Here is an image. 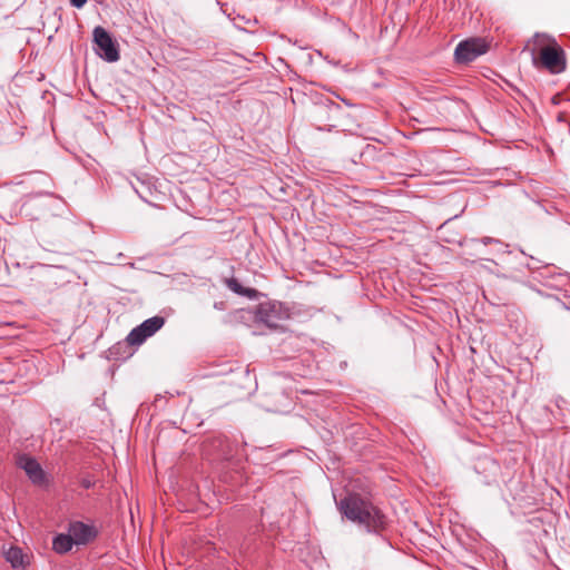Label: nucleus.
<instances>
[{
    "label": "nucleus",
    "instance_id": "1",
    "mask_svg": "<svg viewBox=\"0 0 570 570\" xmlns=\"http://www.w3.org/2000/svg\"><path fill=\"white\" fill-rule=\"evenodd\" d=\"M338 511L350 521L379 533L387 525V518L380 508L358 493H348L337 502Z\"/></svg>",
    "mask_w": 570,
    "mask_h": 570
},
{
    "label": "nucleus",
    "instance_id": "2",
    "mask_svg": "<svg viewBox=\"0 0 570 570\" xmlns=\"http://www.w3.org/2000/svg\"><path fill=\"white\" fill-rule=\"evenodd\" d=\"M538 49H532V61L537 68L550 73H560L567 68L566 52L554 38L537 35Z\"/></svg>",
    "mask_w": 570,
    "mask_h": 570
},
{
    "label": "nucleus",
    "instance_id": "3",
    "mask_svg": "<svg viewBox=\"0 0 570 570\" xmlns=\"http://www.w3.org/2000/svg\"><path fill=\"white\" fill-rule=\"evenodd\" d=\"M256 321L274 331H285V323L291 318L289 309L279 302H266L258 305Z\"/></svg>",
    "mask_w": 570,
    "mask_h": 570
},
{
    "label": "nucleus",
    "instance_id": "4",
    "mask_svg": "<svg viewBox=\"0 0 570 570\" xmlns=\"http://www.w3.org/2000/svg\"><path fill=\"white\" fill-rule=\"evenodd\" d=\"M489 50L488 42L482 38H470L461 41L454 51L455 60L468 63L484 55Z\"/></svg>",
    "mask_w": 570,
    "mask_h": 570
},
{
    "label": "nucleus",
    "instance_id": "5",
    "mask_svg": "<svg viewBox=\"0 0 570 570\" xmlns=\"http://www.w3.org/2000/svg\"><path fill=\"white\" fill-rule=\"evenodd\" d=\"M94 42L97 46L96 52L100 58L108 62L119 60L117 45L105 28L98 26L94 29Z\"/></svg>",
    "mask_w": 570,
    "mask_h": 570
},
{
    "label": "nucleus",
    "instance_id": "6",
    "mask_svg": "<svg viewBox=\"0 0 570 570\" xmlns=\"http://www.w3.org/2000/svg\"><path fill=\"white\" fill-rule=\"evenodd\" d=\"M164 324L165 318L163 316L150 317L132 328L127 335L126 341L131 346L141 345L148 337L159 331Z\"/></svg>",
    "mask_w": 570,
    "mask_h": 570
},
{
    "label": "nucleus",
    "instance_id": "7",
    "mask_svg": "<svg viewBox=\"0 0 570 570\" xmlns=\"http://www.w3.org/2000/svg\"><path fill=\"white\" fill-rule=\"evenodd\" d=\"M16 463L26 472L33 484L41 485L46 482V473L35 458L21 454L17 458Z\"/></svg>",
    "mask_w": 570,
    "mask_h": 570
},
{
    "label": "nucleus",
    "instance_id": "8",
    "mask_svg": "<svg viewBox=\"0 0 570 570\" xmlns=\"http://www.w3.org/2000/svg\"><path fill=\"white\" fill-rule=\"evenodd\" d=\"M68 532L76 544H86L97 537V530L95 527L80 521L71 522L69 524Z\"/></svg>",
    "mask_w": 570,
    "mask_h": 570
},
{
    "label": "nucleus",
    "instance_id": "9",
    "mask_svg": "<svg viewBox=\"0 0 570 570\" xmlns=\"http://www.w3.org/2000/svg\"><path fill=\"white\" fill-rule=\"evenodd\" d=\"M223 282L232 292L239 296L254 299L258 295V292L255 288L244 287L235 277H226Z\"/></svg>",
    "mask_w": 570,
    "mask_h": 570
},
{
    "label": "nucleus",
    "instance_id": "10",
    "mask_svg": "<svg viewBox=\"0 0 570 570\" xmlns=\"http://www.w3.org/2000/svg\"><path fill=\"white\" fill-rule=\"evenodd\" d=\"M6 560L11 564L12 568H24L29 562L27 556L19 547H11L6 552Z\"/></svg>",
    "mask_w": 570,
    "mask_h": 570
},
{
    "label": "nucleus",
    "instance_id": "11",
    "mask_svg": "<svg viewBox=\"0 0 570 570\" xmlns=\"http://www.w3.org/2000/svg\"><path fill=\"white\" fill-rule=\"evenodd\" d=\"M76 544L70 533L68 534H58L52 540V549L57 553H66L71 550L72 546Z\"/></svg>",
    "mask_w": 570,
    "mask_h": 570
},
{
    "label": "nucleus",
    "instance_id": "12",
    "mask_svg": "<svg viewBox=\"0 0 570 570\" xmlns=\"http://www.w3.org/2000/svg\"><path fill=\"white\" fill-rule=\"evenodd\" d=\"M480 468L483 469V471L489 470L491 472L490 475H485L483 482L485 484H491L492 482H495L498 472L500 470L499 464L493 460H484L480 463Z\"/></svg>",
    "mask_w": 570,
    "mask_h": 570
},
{
    "label": "nucleus",
    "instance_id": "13",
    "mask_svg": "<svg viewBox=\"0 0 570 570\" xmlns=\"http://www.w3.org/2000/svg\"><path fill=\"white\" fill-rule=\"evenodd\" d=\"M213 445L215 448H222L220 451H222V455H224V456L230 453V444H229V441L227 440V438H225V436H218V438L214 439Z\"/></svg>",
    "mask_w": 570,
    "mask_h": 570
},
{
    "label": "nucleus",
    "instance_id": "14",
    "mask_svg": "<svg viewBox=\"0 0 570 570\" xmlns=\"http://www.w3.org/2000/svg\"><path fill=\"white\" fill-rule=\"evenodd\" d=\"M80 485L85 489H90L95 485V480H92L90 476H83L80 479Z\"/></svg>",
    "mask_w": 570,
    "mask_h": 570
},
{
    "label": "nucleus",
    "instance_id": "15",
    "mask_svg": "<svg viewBox=\"0 0 570 570\" xmlns=\"http://www.w3.org/2000/svg\"><path fill=\"white\" fill-rule=\"evenodd\" d=\"M87 0H70V3L76 8H82Z\"/></svg>",
    "mask_w": 570,
    "mask_h": 570
},
{
    "label": "nucleus",
    "instance_id": "16",
    "mask_svg": "<svg viewBox=\"0 0 570 570\" xmlns=\"http://www.w3.org/2000/svg\"><path fill=\"white\" fill-rule=\"evenodd\" d=\"M214 307H215L216 309H219V311H225V309L227 308V305H226V302L220 301V302H216V303L214 304Z\"/></svg>",
    "mask_w": 570,
    "mask_h": 570
}]
</instances>
